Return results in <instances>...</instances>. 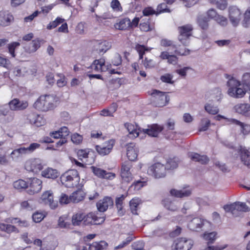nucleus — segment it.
<instances>
[{
	"label": "nucleus",
	"mask_w": 250,
	"mask_h": 250,
	"mask_svg": "<svg viewBox=\"0 0 250 250\" xmlns=\"http://www.w3.org/2000/svg\"><path fill=\"white\" fill-rule=\"evenodd\" d=\"M84 214L78 212L74 214L72 217V223L74 226L79 225L82 221L84 222Z\"/></svg>",
	"instance_id": "44"
},
{
	"label": "nucleus",
	"mask_w": 250,
	"mask_h": 250,
	"mask_svg": "<svg viewBox=\"0 0 250 250\" xmlns=\"http://www.w3.org/2000/svg\"><path fill=\"white\" fill-rule=\"evenodd\" d=\"M170 193L175 197L183 198L189 196L191 193V190L187 188H184L181 190L172 189L170 191Z\"/></svg>",
	"instance_id": "28"
},
{
	"label": "nucleus",
	"mask_w": 250,
	"mask_h": 250,
	"mask_svg": "<svg viewBox=\"0 0 250 250\" xmlns=\"http://www.w3.org/2000/svg\"><path fill=\"white\" fill-rule=\"evenodd\" d=\"M115 27L117 29L124 30L131 27V21L128 18L122 19L119 22L115 24Z\"/></svg>",
	"instance_id": "33"
},
{
	"label": "nucleus",
	"mask_w": 250,
	"mask_h": 250,
	"mask_svg": "<svg viewBox=\"0 0 250 250\" xmlns=\"http://www.w3.org/2000/svg\"><path fill=\"white\" fill-rule=\"evenodd\" d=\"M13 15L8 11H0V26H9L13 21Z\"/></svg>",
	"instance_id": "16"
},
{
	"label": "nucleus",
	"mask_w": 250,
	"mask_h": 250,
	"mask_svg": "<svg viewBox=\"0 0 250 250\" xmlns=\"http://www.w3.org/2000/svg\"><path fill=\"white\" fill-rule=\"evenodd\" d=\"M217 232L213 231L211 232H205L203 234L204 239L208 241V245L213 243L216 238Z\"/></svg>",
	"instance_id": "46"
},
{
	"label": "nucleus",
	"mask_w": 250,
	"mask_h": 250,
	"mask_svg": "<svg viewBox=\"0 0 250 250\" xmlns=\"http://www.w3.org/2000/svg\"><path fill=\"white\" fill-rule=\"evenodd\" d=\"M141 201L138 198H134L129 202V206L132 214L137 215L138 206L141 204Z\"/></svg>",
	"instance_id": "38"
},
{
	"label": "nucleus",
	"mask_w": 250,
	"mask_h": 250,
	"mask_svg": "<svg viewBox=\"0 0 250 250\" xmlns=\"http://www.w3.org/2000/svg\"><path fill=\"white\" fill-rule=\"evenodd\" d=\"M45 215L42 212L37 211L32 215L33 220L36 223L41 222L45 217Z\"/></svg>",
	"instance_id": "57"
},
{
	"label": "nucleus",
	"mask_w": 250,
	"mask_h": 250,
	"mask_svg": "<svg viewBox=\"0 0 250 250\" xmlns=\"http://www.w3.org/2000/svg\"><path fill=\"white\" fill-rule=\"evenodd\" d=\"M188 156L191 160L203 165L207 164L209 161V158L207 155H201L195 152H189Z\"/></svg>",
	"instance_id": "26"
},
{
	"label": "nucleus",
	"mask_w": 250,
	"mask_h": 250,
	"mask_svg": "<svg viewBox=\"0 0 250 250\" xmlns=\"http://www.w3.org/2000/svg\"><path fill=\"white\" fill-rule=\"evenodd\" d=\"M59 201L61 204H67L70 202H72L71 199V195L68 197L65 194L62 193L60 197Z\"/></svg>",
	"instance_id": "62"
},
{
	"label": "nucleus",
	"mask_w": 250,
	"mask_h": 250,
	"mask_svg": "<svg viewBox=\"0 0 250 250\" xmlns=\"http://www.w3.org/2000/svg\"><path fill=\"white\" fill-rule=\"evenodd\" d=\"M140 30L143 32H149L154 29V23L151 22L150 19L143 20L139 25Z\"/></svg>",
	"instance_id": "31"
},
{
	"label": "nucleus",
	"mask_w": 250,
	"mask_h": 250,
	"mask_svg": "<svg viewBox=\"0 0 250 250\" xmlns=\"http://www.w3.org/2000/svg\"><path fill=\"white\" fill-rule=\"evenodd\" d=\"M228 94L235 98H241L244 96L246 91L243 89L237 87L229 88L228 91Z\"/></svg>",
	"instance_id": "30"
},
{
	"label": "nucleus",
	"mask_w": 250,
	"mask_h": 250,
	"mask_svg": "<svg viewBox=\"0 0 250 250\" xmlns=\"http://www.w3.org/2000/svg\"><path fill=\"white\" fill-rule=\"evenodd\" d=\"M233 109L236 113L246 117H250V104H237L234 106Z\"/></svg>",
	"instance_id": "18"
},
{
	"label": "nucleus",
	"mask_w": 250,
	"mask_h": 250,
	"mask_svg": "<svg viewBox=\"0 0 250 250\" xmlns=\"http://www.w3.org/2000/svg\"><path fill=\"white\" fill-rule=\"evenodd\" d=\"M153 98V103L156 106L163 107L168 104L169 97L165 92L154 90L151 93Z\"/></svg>",
	"instance_id": "4"
},
{
	"label": "nucleus",
	"mask_w": 250,
	"mask_h": 250,
	"mask_svg": "<svg viewBox=\"0 0 250 250\" xmlns=\"http://www.w3.org/2000/svg\"><path fill=\"white\" fill-rule=\"evenodd\" d=\"M80 176L76 169H71L62 174L61 181L65 187L71 188L77 186L80 182Z\"/></svg>",
	"instance_id": "1"
},
{
	"label": "nucleus",
	"mask_w": 250,
	"mask_h": 250,
	"mask_svg": "<svg viewBox=\"0 0 250 250\" xmlns=\"http://www.w3.org/2000/svg\"><path fill=\"white\" fill-rule=\"evenodd\" d=\"M241 83L243 85L250 89V73H245L243 74Z\"/></svg>",
	"instance_id": "59"
},
{
	"label": "nucleus",
	"mask_w": 250,
	"mask_h": 250,
	"mask_svg": "<svg viewBox=\"0 0 250 250\" xmlns=\"http://www.w3.org/2000/svg\"><path fill=\"white\" fill-rule=\"evenodd\" d=\"M205 110L210 114L216 115L217 114L219 110L217 106H214L211 104H207L205 106Z\"/></svg>",
	"instance_id": "50"
},
{
	"label": "nucleus",
	"mask_w": 250,
	"mask_h": 250,
	"mask_svg": "<svg viewBox=\"0 0 250 250\" xmlns=\"http://www.w3.org/2000/svg\"><path fill=\"white\" fill-rule=\"evenodd\" d=\"M95 49L99 54L104 53L111 47L110 43L106 41H97L94 45Z\"/></svg>",
	"instance_id": "27"
},
{
	"label": "nucleus",
	"mask_w": 250,
	"mask_h": 250,
	"mask_svg": "<svg viewBox=\"0 0 250 250\" xmlns=\"http://www.w3.org/2000/svg\"><path fill=\"white\" fill-rule=\"evenodd\" d=\"M235 210L247 212L249 211V208L245 203L240 202H235Z\"/></svg>",
	"instance_id": "53"
},
{
	"label": "nucleus",
	"mask_w": 250,
	"mask_h": 250,
	"mask_svg": "<svg viewBox=\"0 0 250 250\" xmlns=\"http://www.w3.org/2000/svg\"><path fill=\"white\" fill-rule=\"evenodd\" d=\"M113 201L111 198L105 197L97 203L98 210L100 212L106 211L109 206H112Z\"/></svg>",
	"instance_id": "22"
},
{
	"label": "nucleus",
	"mask_w": 250,
	"mask_h": 250,
	"mask_svg": "<svg viewBox=\"0 0 250 250\" xmlns=\"http://www.w3.org/2000/svg\"><path fill=\"white\" fill-rule=\"evenodd\" d=\"M135 50L137 51L138 54L144 55L146 51H149L150 50L144 45L137 44L135 47Z\"/></svg>",
	"instance_id": "63"
},
{
	"label": "nucleus",
	"mask_w": 250,
	"mask_h": 250,
	"mask_svg": "<svg viewBox=\"0 0 250 250\" xmlns=\"http://www.w3.org/2000/svg\"><path fill=\"white\" fill-rule=\"evenodd\" d=\"M162 204L167 209L171 211H175L179 208L178 202L169 198L164 199Z\"/></svg>",
	"instance_id": "24"
},
{
	"label": "nucleus",
	"mask_w": 250,
	"mask_h": 250,
	"mask_svg": "<svg viewBox=\"0 0 250 250\" xmlns=\"http://www.w3.org/2000/svg\"><path fill=\"white\" fill-rule=\"evenodd\" d=\"M25 168L28 171L38 173L43 168L42 162L39 159H31L26 162Z\"/></svg>",
	"instance_id": "8"
},
{
	"label": "nucleus",
	"mask_w": 250,
	"mask_h": 250,
	"mask_svg": "<svg viewBox=\"0 0 250 250\" xmlns=\"http://www.w3.org/2000/svg\"><path fill=\"white\" fill-rule=\"evenodd\" d=\"M173 77V76L172 74L167 73L161 76L160 80L163 83L173 84L174 83V81L172 80Z\"/></svg>",
	"instance_id": "56"
},
{
	"label": "nucleus",
	"mask_w": 250,
	"mask_h": 250,
	"mask_svg": "<svg viewBox=\"0 0 250 250\" xmlns=\"http://www.w3.org/2000/svg\"><path fill=\"white\" fill-rule=\"evenodd\" d=\"M166 167L164 165L157 163L151 166L148 172L156 178L164 177L166 174Z\"/></svg>",
	"instance_id": "7"
},
{
	"label": "nucleus",
	"mask_w": 250,
	"mask_h": 250,
	"mask_svg": "<svg viewBox=\"0 0 250 250\" xmlns=\"http://www.w3.org/2000/svg\"><path fill=\"white\" fill-rule=\"evenodd\" d=\"M84 224L88 225H100L104 222L105 218L104 216H98L93 212H90L86 215L84 214Z\"/></svg>",
	"instance_id": "9"
},
{
	"label": "nucleus",
	"mask_w": 250,
	"mask_h": 250,
	"mask_svg": "<svg viewBox=\"0 0 250 250\" xmlns=\"http://www.w3.org/2000/svg\"><path fill=\"white\" fill-rule=\"evenodd\" d=\"M28 103L26 101H20L18 99H14L9 103V106L12 110H22L26 108Z\"/></svg>",
	"instance_id": "15"
},
{
	"label": "nucleus",
	"mask_w": 250,
	"mask_h": 250,
	"mask_svg": "<svg viewBox=\"0 0 250 250\" xmlns=\"http://www.w3.org/2000/svg\"><path fill=\"white\" fill-rule=\"evenodd\" d=\"M160 45L162 46L167 47H172L173 48H176V45L173 43V41L167 39H162L160 41Z\"/></svg>",
	"instance_id": "58"
},
{
	"label": "nucleus",
	"mask_w": 250,
	"mask_h": 250,
	"mask_svg": "<svg viewBox=\"0 0 250 250\" xmlns=\"http://www.w3.org/2000/svg\"><path fill=\"white\" fill-rule=\"evenodd\" d=\"M164 128L163 126L158 124H153L149 126L148 128L144 129L143 131L150 136L157 137Z\"/></svg>",
	"instance_id": "20"
},
{
	"label": "nucleus",
	"mask_w": 250,
	"mask_h": 250,
	"mask_svg": "<svg viewBox=\"0 0 250 250\" xmlns=\"http://www.w3.org/2000/svg\"><path fill=\"white\" fill-rule=\"evenodd\" d=\"M230 123L239 125L241 127V132L243 135L246 136L250 133V125L245 124L235 119L229 120Z\"/></svg>",
	"instance_id": "29"
},
{
	"label": "nucleus",
	"mask_w": 250,
	"mask_h": 250,
	"mask_svg": "<svg viewBox=\"0 0 250 250\" xmlns=\"http://www.w3.org/2000/svg\"><path fill=\"white\" fill-rule=\"evenodd\" d=\"M64 20L63 19L61 18L60 17H57L55 20L54 21L50 22L48 25L47 26V29L48 30H51L52 29L55 28L60 24L62 23L64 21Z\"/></svg>",
	"instance_id": "52"
},
{
	"label": "nucleus",
	"mask_w": 250,
	"mask_h": 250,
	"mask_svg": "<svg viewBox=\"0 0 250 250\" xmlns=\"http://www.w3.org/2000/svg\"><path fill=\"white\" fill-rule=\"evenodd\" d=\"M193 246V241L186 238H179L175 240L171 249L172 250H190Z\"/></svg>",
	"instance_id": "5"
},
{
	"label": "nucleus",
	"mask_w": 250,
	"mask_h": 250,
	"mask_svg": "<svg viewBox=\"0 0 250 250\" xmlns=\"http://www.w3.org/2000/svg\"><path fill=\"white\" fill-rule=\"evenodd\" d=\"M111 7L115 11L122 12L123 8L118 0H112L111 2Z\"/></svg>",
	"instance_id": "61"
},
{
	"label": "nucleus",
	"mask_w": 250,
	"mask_h": 250,
	"mask_svg": "<svg viewBox=\"0 0 250 250\" xmlns=\"http://www.w3.org/2000/svg\"><path fill=\"white\" fill-rule=\"evenodd\" d=\"M41 41L38 39L33 40L30 43L28 48L26 49V51L29 53L36 51L41 46Z\"/></svg>",
	"instance_id": "40"
},
{
	"label": "nucleus",
	"mask_w": 250,
	"mask_h": 250,
	"mask_svg": "<svg viewBox=\"0 0 250 250\" xmlns=\"http://www.w3.org/2000/svg\"><path fill=\"white\" fill-rule=\"evenodd\" d=\"M225 77L228 79L227 84L229 88H236L240 85V82L236 80L233 77L228 74H225Z\"/></svg>",
	"instance_id": "42"
},
{
	"label": "nucleus",
	"mask_w": 250,
	"mask_h": 250,
	"mask_svg": "<svg viewBox=\"0 0 250 250\" xmlns=\"http://www.w3.org/2000/svg\"><path fill=\"white\" fill-rule=\"evenodd\" d=\"M156 15H158L162 13L170 12V10L167 8L166 3H162L159 4L157 7Z\"/></svg>",
	"instance_id": "54"
},
{
	"label": "nucleus",
	"mask_w": 250,
	"mask_h": 250,
	"mask_svg": "<svg viewBox=\"0 0 250 250\" xmlns=\"http://www.w3.org/2000/svg\"><path fill=\"white\" fill-rule=\"evenodd\" d=\"M66 218L64 217H60L58 220V226L62 228H67L70 226V224L66 221Z\"/></svg>",
	"instance_id": "64"
},
{
	"label": "nucleus",
	"mask_w": 250,
	"mask_h": 250,
	"mask_svg": "<svg viewBox=\"0 0 250 250\" xmlns=\"http://www.w3.org/2000/svg\"><path fill=\"white\" fill-rule=\"evenodd\" d=\"M54 102L55 98L53 96L50 95L41 96L35 102L34 106L38 110L47 111L55 107Z\"/></svg>",
	"instance_id": "2"
},
{
	"label": "nucleus",
	"mask_w": 250,
	"mask_h": 250,
	"mask_svg": "<svg viewBox=\"0 0 250 250\" xmlns=\"http://www.w3.org/2000/svg\"><path fill=\"white\" fill-rule=\"evenodd\" d=\"M178 160L176 158L169 159L167 160L166 165V169H173L178 167Z\"/></svg>",
	"instance_id": "47"
},
{
	"label": "nucleus",
	"mask_w": 250,
	"mask_h": 250,
	"mask_svg": "<svg viewBox=\"0 0 250 250\" xmlns=\"http://www.w3.org/2000/svg\"><path fill=\"white\" fill-rule=\"evenodd\" d=\"M13 187L18 190H22L28 187V183L23 180L19 179L13 183Z\"/></svg>",
	"instance_id": "45"
},
{
	"label": "nucleus",
	"mask_w": 250,
	"mask_h": 250,
	"mask_svg": "<svg viewBox=\"0 0 250 250\" xmlns=\"http://www.w3.org/2000/svg\"><path fill=\"white\" fill-rule=\"evenodd\" d=\"M91 169L94 174L100 178L112 180L116 176V174L114 173L107 172L105 170L94 166H92Z\"/></svg>",
	"instance_id": "13"
},
{
	"label": "nucleus",
	"mask_w": 250,
	"mask_h": 250,
	"mask_svg": "<svg viewBox=\"0 0 250 250\" xmlns=\"http://www.w3.org/2000/svg\"><path fill=\"white\" fill-rule=\"evenodd\" d=\"M42 175L46 178L54 179L59 176V174L56 169L48 167L42 171Z\"/></svg>",
	"instance_id": "34"
},
{
	"label": "nucleus",
	"mask_w": 250,
	"mask_h": 250,
	"mask_svg": "<svg viewBox=\"0 0 250 250\" xmlns=\"http://www.w3.org/2000/svg\"><path fill=\"white\" fill-rule=\"evenodd\" d=\"M126 155L128 159L131 161H135L138 157V148L134 143H129L127 145Z\"/></svg>",
	"instance_id": "19"
},
{
	"label": "nucleus",
	"mask_w": 250,
	"mask_h": 250,
	"mask_svg": "<svg viewBox=\"0 0 250 250\" xmlns=\"http://www.w3.org/2000/svg\"><path fill=\"white\" fill-rule=\"evenodd\" d=\"M165 126L167 128V130L164 131V135L166 137L169 139H173L174 138L175 134L176 133L175 132H172L169 135H168L167 132V130L172 131L175 128V123L171 119H169L166 124H165Z\"/></svg>",
	"instance_id": "32"
},
{
	"label": "nucleus",
	"mask_w": 250,
	"mask_h": 250,
	"mask_svg": "<svg viewBox=\"0 0 250 250\" xmlns=\"http://www.w3.org/2000/svg\"><path fill=\"white\" fill-rule=\"evenodd\" d=\"M179 33L178 40L184 46H188L189 44V37L192 35L193 27L191 24H186L179 26L178 28Z\"/></svg>",
	"instance_id": "3"
},
{
	"label": "nucleus",
	"mask_w": 250,
	"mask_h": 250,
	"mask_svg": "<svg viewBox=\"0 0 250 250\" xmlns=\"http://www.w3.org/2000/svg\"><path fill=\"white\" fill-rule=\"evenodd\" d=\"M127 194H122L120 197H117L115 199V205L118 209V213L121 215L124 214L123 210V202Z\"/></svg>",
	"instance_id": "36"
},
{
	"label": "nucleus",
	"mask_w": 250,
	"mask_h": 250,
	"mask_svg": "<svg viewBox=\"0 0 250 250\" xmlns=\"http://www.w3.org/2000/svg\"><path fill=\"white\" fill-rule=\"evenodd\" d=\"M42 203L48 205L51 208H55L57 206V204L53 200V196L50 191L44 192L41 197Z\"/></svg>",
	"instance_id": "17"
},
{
	"label": "nucleus",
	"mask_w": 250,
	"mask_h": 250,
	"mask_svg": "<svg viewBox=\"0 0 250 250\" xmlns=\"http://www.w3.org/2000/svg\"><path fill=\"white\" fill-rule=\"evenodd\" d=\"M90 149H80L77 151V155L79 159L82 160L83 159H86L88 157Z\"/></svg>",
	"instance_id": "55"
},
{
	"label": "nucleus",
	"mask_w": 250,
	"mask_h": 250,
	"mask_svg": "<svg viewBox=\"0 0 250 250\" xmlns=\"http://www.w3.org/2000/svg\"><path fill=\"white\" fill-rule=\"evenodd\" d=\"M208 222L199 217L193 218L188 224V228L191 230L199 231Z\"/></svg>",
	"instance_id": "12"
},
{
	"label": "nucleus",
	"mask_w": 250,
	"mask_h": 250,
	"mask_svg": "<svg viewBox=\"0 0 250 250\" xmlns=\"http://www.w3.org/2000/svg\"><path fill=\"white\" fill-rule=\"evenodd\" d=\"M239 152L241 161L244 165L250 168V151L246 147L240 146Z\"/></svg>",
	"instance_id": "21"
},
{
	"label": "nucleus",
	"mask_w": 250,
	"mask_h": 250,
	"mask_svg": "<svg viewBox=\"0 0 250 250\" xmlns=\"http://www.w3.org/2000/svg\"><path fill=\"white\" fill-rule=\"evenodd\" d=\"M107 246V243L104 241L100 242H94L89 246V250H102Z\"/></svg>",
	"instance_id": "39"
},
{
	"label": "nucleus",
	"mask_w": 250,
	"mask_h": 250,
	"mask_svg": "<svg viewBox=\"0 0 250 250\" xmlns=\"http://www.w3.org/2000/svg\"><path fill=\"white\" fill-rule=\"evenodd\" d=\"M42 188V181L36 178L31 180L30 184V189L28 192L29 194H34L41 191Z\"/></svg>",
	"instance_id": "23"
},
{
	"label": "nucleus",
	"mask_w": 250,
	"mask_h": 250,
	"mask_svg": "<svg viewBox=\"0 0 250 250\" xmlns=\"http://www.w3.org/2000/svg\"><path fill=\"white\" fill-rule=\"evenodd\" d=\"M90 67L96 72L106 71L108 69V68L105 66V60L103 58L95 60L91 64Z\"/></svg>",
	"instance_id": "25"
},
{
	"label": "nucleus",
	"mask_w": 250,
	"mask_h": 250,
	"mask_svg": "<svg viewBox=\"0 0 250 250\" xmlns=\"http://www.w3.org/2000/svg\"><path fill=\"white\" fill-rule=\"evenodd\" d=\"M112 110L104 109L101 111L100 115L104 116H113V113L116 110V105L113 104Z\"/></svg>",
	"instance_id": "60"
},
{
	"label": "nucleus",
	"mask_w": 250,
	"mask_h": 250,
	"mask_svg": "<svg viewBox=\"0 0 250 250\" xmlns=\"http://www.w3.org/2000/svg\"><path fill=\"white\" fill-rule=\"evenodd\" d=\"M143 64L146 69H151L154 68L156 65L155 62L152 59H149L147 58L142 61Z\"/></svg>",
	"instance_id": "51"
},
{
	"label": "nucleus",
	"mask_w": 250,
	"mask_h": 250,
	"mask_svg": "<svg viewBox=\"0 0 250 250\" xmlns=\"http://www.w3.org/2000/svg\"><path fill=\"white\" fill-rule=\"evenodd\" d=\"M0 230L8 234L12 232H19L18 229L15 226L4 223H0Z\"/></svg>",
	"instance_id": "35"
},
{
	"label": "nucleus",
	"mask_w": 250,
	"mask_h": 250,
	"mask_svg": "<svg viewBox=\"0 0 250 250\" xmlns=\"http://www.w3.org/2000/svg\"><path fill=\"white\" fill-rule=\"evenodd\" d=\"M20 45L19 42H12L8 44V52L13 58H15L16 54L15 52V49Z\"/></svg>",
	"instance_id": "48"
},
{
	"label": "nucleus",
	"mask_w": 250,
	"mask_h": 250,
	"mask_svg": "<svg viewBox=\"0 0 250 250\" xmlns=\"http://www.w3.org/2000/svg\"><path fill=\"white\" fill-rule=\"evenodd\" d=\"M27 120L32 125L39 127L45 124V120L44 118L35 112H31L27 115Z\"/></svg>",
	"instance_id": "10"
},
{
	"label": "nucleus",
	"mask_w": 250,
	"mask_h": 250,
	"mask_svg": "<svg viewBox=\"0 0 250 250\" xmlns=\"http://www.w3.org/2000/svg\"><path fill=\"white\" fill-rule=\"evenodd\" d=\"M115 144L114 140H110L105 142L103 146H96V149L98 153L102 156L108 154L113 148Z\"/></svg>",
	"instance_id": "14"
},
{
	"label": "nucleus",
	"mask_w": 250,
	"mask_h": 250,
	"mask_svg": "<svg viewBox=\"0 0 250 250\" xmlns=\"http://www.w3.org/2000/svg\"><path fill=\"white\" fill-rule=\"evenodd\" d=\"M208 18L205 16L200 15L197 19V22L199 26L203 30H207L208 28Z\"/></svg>",
	"instance_id": "43"
},
{
	"label": "nucleus",
	"mask_w": 250,
	"mask_h": 250,
	"mask_svg": "<svg viewBox=\"0 0 250 250\" xmlns=\"http://www.w3.org/2000/svg\"><path fill=\"white\" fill-rule=\"evenodd\" d=\"M85 196V193L82 190H78L73 192L71 195V199L72 202L78 203L82 201Z\"/></svg>",
	"instance_id": "37"
},
{
	"label": "nucleus",
	"mask_w": 250,
	"mask_h": 250,
	"mask_svg": "<svg viewBox=\"0 0 250 250\" xmlns=\"http://www.w3.org/2000/svg\"><path fill=\"white\" fill-rule=\"evenodd\" d=\"M125 126L127 129L131 137H137L139 136L138 130L133 124L125 123Z\"/></svg>",
	"instance_id": "41"
},
{
	"label": "nucleus",
	"mask_w": 250,
	"mask_h": 250,
	"mask_svg": "<svg viewBox=\"0 0 250 250\" xmlns=\"http://www.w3.org/2000/svg\"><path fill=\"white\" fill-rule=\"evenodd\" d=\"M131 167L132 165L130 162H125L122 164L120 175L123 183L128 184L132 180L133 176L130 171Z\"/></svg>",
	"instance_id": "6"
},
{
	"label": "nucleus",
	"mask_w": 250,
	"mask_h": 250,
	"mask_svg": "<svg viewBox=\"0 0 250 250\" xmlns=\"http://www.w3.org/2000/svg\"><path fill=\"white\" fill-rule=\"evenodd\" d=\"M242 13L236 6H231L229 8V18L232 24L236 26L239 23Z\"/></svg>",
	"instance_id": "11"
},
{
	"label": "nucleus",
	"mask_w": 250,
	"mask_h": 250,
	"mask_svg": "<svg viewBox=\"0 0 250 250\" xmlns=\"http://www.w3.org/2000/svg\"><path fill=\"white\" fill-rule=\"evenodd\" d=\"M210 2L215 4L217 7L220 10H224L227 6L226 0H209Z\"/></svg>",
	"instance_id": "49"
}]
</instances>
